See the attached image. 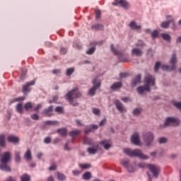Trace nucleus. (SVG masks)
<instances>
[{
    "mask_svg": "<svg viewBox=\"0 0 181 181\" xmlns=\"http://www.w3.org/2000/svg\"><path fill=\"white\" fill-rule=\"evenodd\" d=\"M12 155L11 152L6 151L3 153L1 158L0 160V169L4 172H11V166L8 165V163L11 162V158Z\"/></svg>",
    "mask_w": 181,
    "mask_h": 181,
    "instance_id": "nucleus-1",
    "label": "nucleus"
},
{
    "mask_svg": "<svg viewBox=\"0 0 181 181\" xmlns=\"http://www.w3.org/2000/svg\"><path fill=\"white\" fill-rule=\"evenodd\" d=\"M124 152L126 153V155H127V156H129L130 158H139L143 160H147V159H149V157L144 154L142 151L139 149L131 150L130 148H125Z\"/></svg>",
    "mask_w": 181,
    "mask_h": 181,
    "instance_id": "nucleus-2",
    "label": "nucleus"
},
{
    "mask_svg": "<svg viewBox=\"0 0 181 181\" xmlns=\"http://www.w3.org/2000/svg\"><path fill=\"white\" fill-rule=\"evenodd\" d=\"M170 124H173V127H179L180 125V120L174 117H166L164 124L159 126V129H165V128L170 127Z\"/></svg>",
    "mask_w": 181,
    "mask_h": 181,
    "instance_id": "nucleus-3",
    "label": "nucleus"
},
{
    "mask_svg": "<svg viewBox=\"0 0 181 181\" xmlns=\"http://www.w3.org/2000/svg\"><path fill=\"white\" fill-rule=\"evenodd\" d=\"M155 139V136L153 133L148 132H146L143 135V141L144 142L145 146L149 148L152 146V144H153V140Z\"/></svg>",
    "mask_w": 181,
    "mask_h": 181,
    "instance_id": "nucleus-4",
    "label": "nucleus"
},
{
    "mask_svg": "<svg viewBox=\"0 0 181 181\" xmlns=\"http://www.w3.org/2000/svg\"><path fill=\"white\" fill-rule=\"evenodd\" d=\"M144 86L148 87V88H151V87H153V86L156 84V78H155L153 75L148 74L144 76Z\"/></svg>",
    "mask_w": 181,
    "mask_h": 181,
    "instance_id": "nucleus-5",
    "label": "nucleus"
},
{
    "mask_svg": "<svg viewBox=\"0 0 181 181\" xmlns=\"http://www.w3.org/2000/svg\"><path fill=\"white\" fill-rule=\"evenodd\" d=\"M92 84L93 86L88 90V94L93 97V95H95V91L101 87V81L95 78L92 81Z\"/></svg>",
    "mask_w": 181,
    "mask_h": 181,
    "instance_id": "nucleus-6",
    "label": "nucleus"
},
{
    "mask_svg": "<svg viewBox=\"0 0 181 181\" xmlns=\"http://www.w3.org/2000/svg\"><path fill=\"white\" fill-rule=\"evenodd\" d=\"M120 163L125 168V169H127V172L129 173H135V172H136V168H135L134 165H131L129 163V160H120Z\"/></svg>",
    "mask_w": 181,
    "mask_h": 181,
    "instance_id": "nucleus-7",
    "label": "nucleus"
},
{
    "mask_svg": "<svg viewBox=\"0 0 181 181\" xmlns=\"http://www.w3.org/2000/svg\"><path fill=\"white\" fill-rule=\"evenodd\" d=\"M147 168L150 170V172H151L153 177H155V179H158V177H159L160 168L158 167V165H156L154 164H148Z\"/></svg>",
    "mask_w": 181,
    "mask_h": 181,
    "instance_id": "nucleus-8",
    "label": "nucleus"
},
{
    "mask_svg": "<svg viewBox=\"0 0 181 181\" xmlns=\"http://www.w3.org/2000/svg\"><path fill=\"white\" fill-rule=\"evenodd\" d=\"M131 142L133 145H136L137 146H141V139L139 133L138 132H135L133 133L131 137Z\"/></svg>",
    "mask_w": 181,
    "mask_h": 181,
    "instance_id": "nucleus-9",
    "label": "nucleus"
},
{
    "mask_svg": "<svg viewBox=\"0 0 181 181\" xmlns=\"http://www.w3.org/2000/svg\"><path fill=\"white\" fill-rule=\"evenodd\" d=\"M110 50L115 56H119V62H127V58H125V57H122V53L117 50L112 44L110 45Z\"/></svg>",
    "mask_w": 181,
    "mask_h": 181,
    "instance_id": "nucleus-10",
    "label": "nucleus"
},
{
    "mask_svg": "<svg viewBox=\"0 0 181 181\" xmlns=\"http://www.w3.org/2000/svg\"><path fill=\"white\" fill-rule=\"evenodd\" d=\"M142 81V74H138L135 78H134L130 83L131 87L132 88L136 87L138 84H141V81Z\"/></svg>",
    "mask_w": 181,
    "mask_h": 181,
    "instance_id": "nucleus-11",
    "label": "nucleus"
},
{
    "mask_svg": "<svg viewBox=\"0 0 181 181\" xmlns=\"http://www.w3.org/2000/svg\"><path fill=\"white\" fill-rule=\"evenodd\" d=\"M112 5L115 6H122V8H124V9H129V3L126 0H119L116 2H113Z\"/></svg>",
    "mask_w": 181,
    "mask_h": 181,
    "instance_id": "nucleus-12",
    "label": "nucleus"
},
{
    "mask_svg": "<svg viewBox=\"0 0 181 181\" xmlns=\"http://www.w3.org/2000/svg\"><path fill=\"white\" fill-rule=\"evenodd\" d=\"M42 114L45 115V117H53V115H54V113L53 112V105H50L44 109Z\"/></svg>",
    "mask_w": 181,
    "mask_h": 181,
    "instance_id": "nucleus-13",
    "label": "nucleus"
},
{
    "mask_svg": "<svg viewBox=\"0 0 181 181\" xmlns=\"http://www.w3.org/2000/svg\"><path fill=\"white\" fill-rule=\"evenodd\" d=\"M136 91L138 94H139L140 95H143L145 91H147V93H151V88H148L146 85H143L137 87Z\"/></svg>",
    "mask_w": 181,
    "mask_h": 181,
    "instance_id": "nucleus-14",
    "label": "nucleus"
},
{
    "mask_svg": "<svg viewBox=\"0 0 181 181\" xmlns=\"http://www.w3.org/2000/svg\"><path fill=\"white\" fill-rule=\"evenodd\" d=\"M114 104L119 112H127V109L124 107V105L119 102V100H115Z\"/></svg>",
    "mask_w": 181,
    "mask_h": 181,
    "instance_id": "nucleus-15",
    "label": "nucleus"
},
{
    "mask_svg": "<svg viewBox=\"0 0 181 181\" xmlns=\"http://www.w3.org/2000/svg\"><path fill=\"white\" fill-rule=\"evenodd\" d=\"M129 27L132 30H141L142 29V25H138L136 21H131L129 23Z\"/></svg>",
    "mask_w": 181,
    "mask_h": 181,
    "instance_id": "nucleus-16",
    "label": "nucleus"
},
{
    "mask_svg": "<svg viewBox=\"0 0 181 181\" xmlns=\"http://www.w3.org/2000/svg\"><path fill=\"white\" fill-rule=\"evenodd\" d=\"M35 81H32L30 82H28L25 85H24L22 90L23 94H27V93H29V87H30V86H35Z\"/></svg>",
    "mask_w": 181,
    "mask_h": 181,
    "instance_id": "nucleus-17",
    "label": "nucleus"
},
{
    "mask_svg": "<svg viewBox=\"0 0 181 181\" xmlns=\"http://www.w3.org/2000/svg\"><path fill=\"white\" fill-rule=\"evenodd\" d=\"M78 90V88H74L71 91L68 92L65 95V99L68 100L69 97L70 96V98H74V95H76V93H77Z\"/></svg>",
    "mask_w": 181,
    "mask_h": 181,
    "instance_id": "nucleus-18",
    "label": "nucleus"
},
{
    "mask_svg": "<svg viewBox=\"0 0 181 181\" xmlns=\"http://www.w3.org/2000/svg\"><path fill=\"white\" fill-rule=\"evenodd\" d=\"M110 142H111V140L105 139L100 141V145L104 147V149H105L106 151H108L110 148L112 146L111 144H110Z\"/></svg>",
    "mask_w": 181,
    "mask_h": 181,
    "instance_id": "nucleus-19",
    "label": "nucleus"
},
{
    "mask_svg": "<svg viewBox=\"0 0 181 181\" xmlns=\"http://www.w3.org/2000/svg\"><path fill=\"white\" fill-rule=\"evenodd\" d=\"M7 141H8V142H11V144H19V141H21V139L18 136L10 135L8 136Z\"/></svg>",
    "mask_w": 181,
    "mask_h": 181,
    "instance_id": "nucleus-20",
    "label": "nucleus"
},
{
    "mask_svg": "<svg viewBox=\"0 0 181 181\" xmlns=\"http://www.w3.org/2000/svg\"><path fill=\"white\" fill-rule=\"evenodd\" d=\"M144 54V52L139 48H134L132 50V56H136L137 57H141Z\"/></svg>",
    "mask_w": 181,
    "mask_h": 181,
    "instance_id": "nucleus-21",
    "label": "nucleus"
},
{
    "mask_svg": "<svg viewBox=\"0 0 181 181\" xmlns=\"http://www.w3.org/2000/svg\"><path fill=\"white\" fill-rule=\"evenodd\" d=\"M122 87V82H115L111 86L110 88L112 91H115L116 90H118L119 88H121Z\"/></svg>",
    "mask_w": 181,
    "mask_h": 181,
    "instance_id": "nucleus-22",
    "label": "nucleus"
},
{
    "mask_svg": "<svg viewBox=\"0 0 181 181\" xmlns=\"http://www.w3.org/2000/svg\"><path fill=\"white\" fill-rule=\"evenodd\" d=\"M23 158L25 160H32V150L30 148L27 149L24 153Z\"/></svg>",
    "mask_w": 181,
    "mask_h": 181,
    "instance_id": "nucleus-23",
    "label": "nucleus"
},
{
    "mask_svg": "<svg viewBox=\"0 0 181 181\" xmlns=\"http://www.w3.org/2000/svg\"><path fill=\"white\" fill-rule=\"evenodd\" d=\"M57 134H59V135H60L61 136H67V129L66 128H61V129H58L57 130Z\"/></svg>",
    "mask_w": 181,
    "mask_h": 181,
    "instance_id": "nucleus-24",
    "label": "nucleus"
},
{
    "mask_svg": "<svg viewBox=\"0 0 181 181\" xmlns=\"http://www.w3.org/2000/svg\"><path fill=\"white\" fill-rule=\"evenodd\" d=\"M93 177V174L90 171H87L82 175V179L83 180H90Z\"/></svg>",
    "mask_w": 181,
    "mask_h": 181,
    "instance_id": "nucleus-25",
    "label": "nucleus"
},
{
    "mask_svg": "<svg viewBox=\"0 0 181 181\" xmlns=\"http://www.w3.org/2000/svg\"><path fill=\"white\" fill-rule=\"evenodd\" d=\"M142 114V108L141 107H136L132 111V115L134 117H139Z\"/></svg>",
    "mask_w": 181,
    "mask_h": 181,
    "instance_id": "nucleus-26",
    "label": "nucleus"
},
{
    "mask_svg": "<svg viewBox=\"0 0 181 181\" xmlns=\"http://www.w3.org/2000/svg\"><path fill=\"white\" fill-rule=\"evenodd\" d=\"M173 21H164L162 22L160 24V28H162V29H168V28L170 26V23H172Z\"/></svg>",
    "mask_w": 181,
    "mask_h": 181,
    "instance_id": "nucleus-27",
    "label": "nucleus"
},
{
    "mask_svg": "<svg viewBox=\"0 0 181 181\" xmlns=\"http://www.w3.org/2000/svg\"><path fill=\"white\" fill-rule=\"evenodd\" d=\"M170 63L174 65H176V63H177V55H176V53H173L172 54L171 58L170 59Z\"/></svg>",
    "mask_w": 181,
    "mask_h": 181,
    "instance_id": "nucleus-28",
    "label": "nucleus"
},
{
    "mask_svg": "<svg viewBox=\"0 0 181 181\" xmlns=\"http://www.w3.org/2000/svg\"><path fill=\"white\" fill-rule=\"evenodd\" d=\"M6 146V141H5V135L0 134V146L4 148Z\"/></svg>",
    "mask_w": 181,
    "mask_h": 181,
    "instance_id": "nucleus-29",
    "label": "nucleus"
},
{
    "mask_svg": "<svg viewBox=\"0 0 181 181\" xmlns=\"http://www.w3.org/2000/svg\"><path fill=\"white\" fill-rule=\"evenodd\" d=\"M69 103H70L71 105L73 107H78V103L74 102V98H70V96H68V99H66Z\"/></svg>",
    "mask_w": 181,
    "mask_h": 181,
    "instance_id": "nucleus-30",
    "label": "nucleus"
},
{
    "mask_svg": "<svg viewBox=\"0 0 181 181\" xmlns=\"http://www.w3.org/2000/svg\"><path fill=\"white\" fill-rule=\"evenodd\" d=\"M161 37L164 40H166L167 42H170V40H172V37L168 33H162Z\"/></svg>",
    "mask_w": 181,
    "mask_h": 181,
    "instance_id": "nucleus-31",
    "label": "nucleus"
},
{
    "mask_svg": "<svg viewBox=\"0 0 181 181\" xmlns=\"http://www.w3.org/2000/svg\"><path fill=\"white\" fill-rule=\"evenodd\" d=\"M16 110L18 114H22V112H23V105H22V103H18L16 106Z\"/></svg>",
    "mask_w": 181,
    "mask_h": 181,
    "instance_id": "nucleus-32",
    "label": "nucleus"
},
{
    "mask_svg": "<svg viewBox=\"0 0 181 181\" xmlns=\"http://www.w3.org/2000/svg\"><path fill=\"white\" fill-rule=\"evenodd\" d=\"M57 175L58 180H59V181H64V180H66V175L64 174H63V173H62L60 172H58L57 173Z\"/></svg>",
    "mask_w": 181,
    "mask_h": 181,
    "instance_id": "nucleus-33",
    "label": "nucleus"
},
{
    "mask_svg": "<svg viewBox=\"0 0 181 181\" xmlns=\"http://www.w3.org/2000/svg\"><path fill=\"white\" fill-rule=\"evenodd\" d=\"M92 29H95V30H102V29H104V25L103 24H96L92 25Z\"/></svg>",
    "mask_w": 181,
    "mask_h": 181,
    "instance_id": "nucleus-34",
    "label": "nucleus"
},
{
    "mask_svg": "<svg viewBox=\"0 0 181 181\" xmlns=\"http://www.w3.org/2000/svg\"><path fill=\"white\" fill-rule=\"evenodd\" d=\"M24 100H25V98L23 97L11 99L8 103V105H11V104H13V103H16V101H23Z\"/></svg>",
    "mask_w": 181,
    "mask_h": 181,
    "instance_id": "nucleus-35",
    "label": "nucleus"
},
{
    "mask_svg": "<svg viewBox=\"0 0 181 181\" xmlns=\"http://www.w3.org/2000/svg\"><path fill=\"white\" fill-rule=\"evenodd\" d=\"M44 123L45 124V125H57V124H59V122L57 121H53V120H47L45 122H44Z\"/></svg>",
    "mask_w": 181,
    "mask_h": 181,
    "instance_id": "nucleus-36",
    "label": "nucleus"
},
{
    "mask_svg": "<svg viewBox=\"0 0 181 181\" xmlns=\"http://www.w3.org/2000/svg\"><path fill=\"white\" fill-rule=\"evenodd\" d=\"M75 70L76 69L74 67L68 68L66 69V76H67L68 77L71 76V74H73V73H74Z\"/></svg>",
    "mask_w": 181,
    "mask_h": 181,
    "instance_id": "nucleus-37",
    "label": "nucleus"
},
{
    "mask_svg": "<svg viewBox=\"0 0 181 181\" xmlns=\"http://www.w3.org/2000/svg\"><path fill=\"white\" fill-rule=\"evenodd\" d=\"M87 151L90 155H95L98 152V149L94 148H88Z\"/></svg>",
    "mask_w": 181,
    "mask_h": 181,
    "instance_id": "nucleus-38",
    "label": "nucleus"
},
{
    "mask_svg": "<svg viewBox=\"0 0 181 181\" xmlns=\"http://www.w3.org/2000/svg\"><path fill=\"white\" fill-rule=\"evenodd\" d=\"M80 134V131L78 130H73L69 132V136L71 138H74V136H77Z\"/></svg>",
    "mask_w": 181,
    "mask_h": 181,
    "instance_id": "nucleus-39",
    "label": "nucleus"
},
{
    "mask_svg": "<svg viewBox=\"0 0 181 181\" xmlns=\"http://www.w3.org/2000/svg\"><path fill=\"white\" fill-rule=\"evenodd\" d=\"M15 162L16 163H21V153L16 152L15 153Z\"/></svg>",
    "mask_w": 181,
    "mask_h": 181,
    "instance_id": "nucleus-40",
    "label": "nucleus"
},
{
    "mask_svg": "<svg viewBox=\"0 0 181 181\" xmlns=\"http://www.w3.org/2000/svg\"><path fill=\"white\" fill-rule=\"evenodd\" d=\"M55 112H59V114H63L64 112V108L62 106H57L54 109Z\"/></svg>",
    "mask_w": 181,
    "mask_h": 181,
    "instance_id": "nucleus-41",
    "label": "nucleus"
},
{
    "mask_svg": "<svg viewBox=\"0 0 181 181\" xmlns=\"http://www.w3.org/2000/svg\"><path fill=\"white\" fill-rule=\"evenodd\" d=\"M172 104L175 108H177V110H181V102L177 101H172Z\"/></svg>",
    "mask_w": 181,
    "mask_h": 181,
    "instance_id": "nucleus-42",
    "label": "nucleus"
},
{
    "mask_svg": "<svg viewBox=\"0 0 181 181\" xmlns=\"http://www.w3.org/2000/svg\"><path fill=\"white\" fill-rule=\"evenodd\" d=\"M21 181H30V176L28 174H24L21 177Z\"/></svg>",
    "mask_w": 181,
    "mask_h": 181,
    "instance_id": "nucleus-43",
    "label": "nucleus"
},
{
    "mask_svg": "<svg viewBox=\"0 0 181 181\" xmlns=\"http://www.w3.org/2000/svg\"><path fill=\"white\" fill-rule=\"evenodd\" d=\"M136 46L137 47H141V49H144V47H146V43L144 42H138L136 43Z\"/></svg>",
    "mask_w": 181,
    "mask_h": 181,
    "instance_id": "nucleus-44",
    "label": "nucleus"
},
{
    "mask_svg": "<svg viewBox=\"0 0 181 181\" xmlns=\"http://www.w3.org/2000/svg\"><path fill=\"white\" fill-rule=\"evenodd\" d=\"M57 101H59V96L58 95H54L52 97V100H49V104H53V103H57Z\"/></svg>",
    "mask_w": 181,
    "mask_h": 181,
    "instance_id": "nucleus-45",
    "label": "nucleus"
},
{
    "mask_svg": "<svg viewBox=\"0 0 181 181\" xmlns=\"http://www.w3.org/2000/svg\"><path fill=\"white\" fill-rule=\"evenodd\" d=\"M33 105H32V103H30V102H28L24 105V108L27 111H29V110H30V108H33Z\"/></svg>",
    "mask_w": 181,
    "mask_h": 181,
    "instance_id": "nucleus-46",
    "label": "nucleus"
},
{
    "mask_svg": "<svg viewBox=\"0 0 181 181\" xmlns=\"http://www.w3.org/2000/svg\"><path fill=\"white\" fill-rule=\"evenodd\" d=\"M79 167L81 168V169H90V168H91V164L90 163L79 164Z\"/></svg>",
    "mask_w": 181,
    "mask_h": 181,
    "instance_id": "nucleus-47",
    "label": "nucleus"
},
{
    "mask_svg": "<svg viewBox=\"0 0 181 181\" xmlns=\"http://www.w3.org/2000/svg\"><path fill=\"white\" fill-rule=\"evenodd\" d=\"M159 69H160V62H156L154 66V71L158 73L159 71Z\"/></svg>",
    "mask_w": 181,
    "mask_h": 181,
    "instance_id": "nucleus-48",
    "label": "nucleus"
},
{
    "mask_svg": "<svg viewBox=\"0 0 181 181\" xmlns=\"http://www.w3.org/2000/svg\"><path fill=\"white\" fill-rule=\"evenodd\" d=\"M95 47H90L88 50L86 51V54H94V52H95Z\"/></svg>",
    "mask_w": 181,
    "mask_h": 181,
    "instance_id": "nucleus-49",
    "label": "nucleus"
},
{
    "mask_svg": "<svg viewBox=\"0 0 181 181\" xmlns=\"http://www.w3.org/2000/svg\"><path fill=\"white\" fill-rule=\"evenodd\" d=\"M158 142L160 145L163 144H166L168 142V138L166 137H160L158 139Z\"/></svg>",
    "mask_w": 181,
    "mask_h": 181,
    "instance_id": "nucleus-50",
    "label": "nucleus"
},
{
    "mask_svg": "<svg viewBox=\"0 0 181 181\" xmlns=\"http://www.w3.org/2000/svg\"><path fill=\"white\" fill-rule=\"evenodd\" d=\"M44 143H45L47 145H49V144H52V137L51 136H47L44 139Z\"/></svg>",
    "mask_w": 181,
    "mask_h": 181,
    "instance_id": "nucleus-51",
    "label": "nucleus"
},
{
    "mask_svg": "<svg viewBox=\"0 0 181 181\" xmlns=\"http://www.w3.org/2000/svg\"><path fill=\"white\" fill-rule=\"evenodd\" d=\"M30 118H32L34 121H38L40 117L36 113H33L30 115Z\"/></svg>",
    "mask_w": 181,
    "mask_h": 181,
    "instance_id": "nucleus-52",
    "label": "nucleus"
},
{
    "mask_svg": "<svg viewBox=\"0 0 181 181\" xmlns=\"http://www.w3.org/2000/svg\"><path fill=\"white\" fill-rule=\"evenodd\" d=\"M56 169H57V165L53 164L51 166H49V168H48V170H49V172H54Z\"/></svg>",
    "mask_w": 181,
    "mask_h": 181,
    "instance_id": "nucleus-53",
    "label": "nucleus"
},
{
    "mask_svg": "<svg viewBox=\"0 0 181 181\" xmlns=\"http://www.w3.org/2000/svg\"><path fill=\"white\" fill-rule=\"evenodd\" d=\"M158 35L159 31H158L157 30H154L151 33V37H153V39H155Z\"/></svg>",
    "mask_w": 181,
    "mask_h": 181,
    "instance_id": "nucleus-54",
    "label": "nucleus"
},
{
    "mask_svg": "<svg viewBox=\"0 0 181 181\" xmlns=\"http://www.w3.org/2000/svg\"><path fill=\"white\" fill-rule=\"evenodd\" d=\"M92 110H93V113L95 114V115H100V112H101L100 109H98L95 107H93Z\"/></svg>",
    "mask_w": 181,
    "mask_h": 181,
    "instance_id": "nucleus-55",
    "label": "nucleus"
},
{
    "mask_svg": "<svg viewBox=\"0 0 181 181\" xmlns=\"http://www.w3.org/2000/svg\"><path fill=\"white\" fill-rule=\"evenodd\" d=\"M83 142H84L85 145H93L91 144V140L87 137H86L84 139Z\"/></svg>",
    "mask_w": 181,
    "mask_h": 181,
    "instance_id": "nucleus-56",
    "label": "nucleus"
},
{
    "mask_svg": "<svg viewBox=\"0 0 181 181\" xmlns=\"http://www.w3.org/2000/svg\"><path fill=\"white\" fill-rule=\"evenodd\" d=\"M69 144H70V141H67L65 145H64V150L67 151L68 152H70V151H71V148H70V147H69Z\"/></svg>",
    "mask_w": 181,
    "mask_h": 181,
    "instance_id": "nucleus-57",
    "label": "nucleus"
},
{
    "mask_svg": "<svg viewBox=\"0 0 181 181\" xmlns=\"http://www.w3.org/2000/svg\"><path fill=\"white\" fill-rule=\"evenodd\" d=\"M170 21H171V23H173V30L177 29V25L176 24V22L175 21V20L173 18H171Z\"/></svg>",
    "mask_w": 181,
    "mask_h": 181,
    "instance_id": "nucleus-58",
    "label": "nucleus"
},
{
    "mask_svg": "<svg viewBox=\"0 0 181 181\" xmlns=\"http://www.w3.org/2000/svg\"><path fill=\"white\" fill-rule=\"evenodd\" d=\"M175 70H176V65L171 64V66H169L168 71H175Z\"/></svg>",
    "mask_w": 181,
    "mask_h": 181,
    "instance_id": "nucleus-59",
    "label": "nucleus"
},
{
    "mask_svg": "<svg viewBox=\"0 0 181 181\" xmlns=\"http://www.w3.org/2000/svg\"><path fill=\"white\" fill-rule=\"evenodd\" d=\"M95 18L96 19H100L101 18V11L98 10L95 11Z\"/></svg>",
    "mask_w": 181,
    "mask_h": 181,
    "instance_id": "nucleus-60",
    "label": "nucleus"
},
{
    "mask_svg": "<svg viewBox=\"0 0 181 181\" xmlns=\"http://www.w3.org/2000/svg\"><path fill=\"white\" fill-rule=\"evenodd\" d=\"M67 53V49L65 48L64 47H62L60 49V54H66Z\"/></svg>",
    "mask_w": 181,
    "mask_h": 181,
    "instance_id": "nucleus-61",
    "label": "nucleus"
},
{
    "mask_svg": "<svg viewBox=\"0 0 181 181\" xmlns=\"http://www.w3.org/2000/svg\"><path fill=\"white\" fill-rule=\"evenodd\" d=\"M119 77H120V78H127V77H128V74H127L125 72H121L119 74Z\"/></svg>",
    "mask_w": 181,
    "mask_h": 181,
    "instance_id": "nucleus-62",
    "label": "nucleus"
},
{
    "mask_svg": "<svg viewBox=\"0 0 181 181\" xmlns=\"http://www.w3.org/2000/svg\"><path fill=\"white\" fill-rule=\"evenodd\" d=\"M161 69L163 71H169V65H163Z\"/></svg>",
    "mask_w": 181,
    "mask_h": 181,
    "instance_id": "nucleus-63",
    "label": "nucleus"
},
{
    "mask_svg": "<svg viewBox=\"0 0 181 181\" xmlns=\"http://www.w3.org/2000/svg\"><path fill=\"white\" fill-rule=\"evenodd\" d=\"M139 168H140V169H145V168H146V166H148V165H146V164L144 163H140L138 165Z\"/></svg>",
    "mask_w": 181,
    "mask_h": 181,
    "instance_id": "nucleus-64",
    "label": "nucleus"
}]
</instances>
